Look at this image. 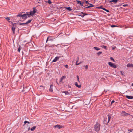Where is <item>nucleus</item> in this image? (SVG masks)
<instances>
[{"mask_svg":"<svg viewBox=\"0 0 133 133\" xmlns=\"http://www.w3.org/2000/svg\"><path fill=\"white\" fill-rule=\"evenodd\" d=\"M100 124L98 122H96V124L94 125V129L97 132L99 131L100 129Z\"/></svg>","mask_w":133,"mask_h":133,"instance_id":"f257e3e1","label":"nucleus"},{"mask_svg":"<svg viewBox=\"0 0 133 133\" xmlns=\"http://www.w3.org/2000/svg\"><path fill=\"white\" fill-rule=\"evenodd\" d=\"M37 10L35 7H34L33 8V11H31L29 14V15H31L32 16H33L36 12Z\"/></svg>","mask_w":133,"mask_h":133,"instance_id":"f03ea898","label":"nucleus"},{"mask_svg":"<svg viewBox=\"0 0 133 133\" xmlns=\"http://www.w3.org/2000/svg\"><path fill=\"white\" fill-rule=\"evenodd\" d=\"M108 64L112 68H116L117 67V65L111 62H109Z\"/></svg>","mask_w":133,"mask_h":133,"instance_id":"7ed1b4c3","label":"nucleus"},{"mask_svg":"<svg viewBox=\"0 0 133 133\" xmlns=\"http://www.w3.org/2000/svg\"><path fill=\"white\" fill-rule=\"evenodd\" d=\"M29 12H27L26 14H22V19H26L27 18V16H28L29 17Z\"/></svg>","mask_w":133,"mask_h":133,"instance_id":"20e7f679","label":"nucleus"},{"mask_svg":"<svg viewBox=\"0 0 133 133\" xmlns=\"http://www.w3.org/2000/svg\"><path fill=\"white\" fill-rule=\"evenodd\" d=\"M87 14L86 13H84L83 12H81V13H79V14L78 15L79 16H81L82 18H83L85 15H87Z\"/></svg>","mask_w":133,"mask_h":133,"instance_id":"39448f33","label":"nucleus"},{"mask_svg":"<svg viewBox=\"0 0 133 133\" xmlns=\"http://www.w3.org/2000/svg\"><path fill=\"white\" fill-rule=\"evenodd\" d=\"M121 114L122 116H126L127 115H129L130 114H128L127 113L125 112L124 111H122L121 113Z\"/></svg>","mask_w":133,"mask_h":133,"instance_id":"423d86ee","label":"nucleus"},{"mask_svg":"<svg viewBox=\"0 0 133 133\" xmlns=\"http://www.w3.org/2000/svg\"><path fill=\"white\" fill-rule=\"evenodd\" d=\"M126 97L129 99H133V96H131L126 95Z\"/></svg>","mask_w":133,"mask_h":133,"instance_id":"0eeeda50","label":"nucleus"},{"mask_svg":"<svg viewBox=\"0 0 133 133\" xmlns=\"http://www.w3.org/2000/svg\"><path fill=\"white\" fill-rule=\"evenodd\" d=\"M89 4L90 5L89 6H87L86 7H85L84 8H89L91 7H93L94 6V5H93L92 4L89 3Z\"/></svg>","mask_w":133,"mask_h":133,"instance_id":"6e6552de","label":"nucleus"},{"mask_svg":"<svg viewBox=\"0 0 133 133\" xmlns=\"http://www.w3.org/2000/svg\"><path fill=\"white\" fill-rule=\"evenodd\" d=\"M127 67L133 68V64H132L128 63L127 65Z\"/></svg>","mask_w":133,"mask_h":133,"instance_id":"1a4fd4ad","label":"nucleus"},{"mask_svg":"<svg viewBox=\"0 0 133 133\" xmlns=\"http://www.w3.org/2000/svg\"><path fill=\"white\" fill-rule=\"evenodd\" d=\"M54 127L55 128H57L59 129H60L62 127V126L59 125H56Z\"/></svg>","mask_w":133,"mask_h":133,"instance_id":"9d476101","label":"nucleus"},{"mask_svg":"<svg viewBox=\"0 0 133 133\" xmlns=\"http://www.w3.org/2000/svg\"><path fill=\"white\" fill-rule=\"evenodd\" d=\"M52 87L53 85L51 84L50 85V88L49 89V91L51 92H53Z\"/></svg>","mask_w":133,"mask_h":133,"instance_id":"9b49d317","label":"nucleus"},{"mask_svg":"<svg viewBox=\"0 0 133 133\" xmlns=\"http://www.w3.org/2000/svg\"><path fill=\"white\" fill-rule=\"evenodd\" d=\"M108 123L109 122L111 118V115L109 114H108Z\"/></svg>","mask_w":133,"mask_h":133,"instance_id":"f8f14e48","label":"nucleus"},{"mask_svg":"<svg viewBox=\"0 0 133 133\" xmlns=\"http://www.w3.org/2000/svg\"><path fill=\"white\" fill-rule=\"evenodd\" d=\"M15 28L14 26V25H13L12 26V30L13 31V34H14L15 33Z\"/></svg>","mask_w":133,"mask_h":133,"instance_id":"ddd939ff","label":"nucleus"},{"mask_svg":"<svg viewBox=\"0 0 133 133\" xmlns=\"http://www.w3.org/2000/svg\"><path fill=\"white\" fill-rule=\"evenodd\" d=\"M58 58L57 57H56L53 60L52 62H55L57 61L58 60Z\"/></svg>","mask_w":133,"mask_h":133,"instance_id":"4468645a","label":"nucleus"},{"mask_svg":"<svg viewBox=\"0 0 133 133\" xmlns=\"http://www.w3.org/2000/svg\"><path fill=\"white\" fill-rule=\"evenodd\" d=\"M76 0V2H77V3L78 4H79L81 6H83L82 4V2L81 1L77 0Z\"/></svg>","mask_w":133,"mask_h":133,"instance_id":"2eb2a0df","label":"nucleus"},{"mask_svg":"<svg viewBox=\"0 0 133 133\" xmlns=\"http://www.w3.org/2000/svg\"><path fill=\"white\" fill-rule=\"evenodd\" d=\"M66 78V77L65 76H62L60 79V82H61L62 80L64 79H65Z\"/></svg>","mask_w":133,"mask_h":133,"instance_id":"dca6fc26","label":"nucleus"},{"mask_svg":"<svg viewBox=\"0 0 133 133\" xmlns=\"http://www.w3.org/2000/svg\"><path fill=\"white\" fill-rule=\"evenodd\" d=\"M117 2V0H112L109 1L110 3L114 2L115 3Z\"/></svg>","mask_w":133,"mask_h":133,"instance_id":"f3484780","label":"nucleus"},{"mask_svg":"<svg viewBox=\"0 0 133 133\" xmlns=\"http://www.w3.org/2000/svg\"><path fill=\"white\" fill-rule=\"evenodd\" d=\"M75 84L76 87L78 88H80L81 87V85H78V84L77 82H76L75 83Z\"/></svg>","mask_w":133,"mask_h":133,"instance_id":"a211bd4d","label":"nucleus"},{"mask_svg":"<svg viewBox=\"0 0 133 133\" xmlns=\"http://www.w3.org/2000/svg\"><path fill=\"white\" fill-rule=\"evenodd\" d=\"M36 127V126H35L33 127L30 129L32 131H33L35 129Z\"/></svg>","mask_w":133,"mask_h":133,"instance_id":"6ab92c4d","label":"nucleus"},{"mask_svg":"<svg viewBox=\"0 0 133 133\" xmlns=\"http://www.w3.org/2000/svg\"><path fill=\"white\" fill-rule=\"evenodd\" d=\"M65 8L70 11H71L72 10L70 7H66Z\"/></svg>","mask_w":133,"mask_h":133,"instance_id":"aec40b11","label":"nucleus"},{"mask_svg":"<svg viewBox=\"0 0 133 133\" xmlns=\"http://www.w3.org/2000/svg\"><path fill=\"white\" fill-rule=\"evenodd\" d=\"M94 48L96 50L98 51L100 50V48L97 47L95 46L94 47Z\"/></svg>","mask_w":133,"mask_h":133,"instance_id":"412c9836","label":"nucleus"},{"mask_svg":"<svg viewBox=\"0 0 133 133\" xmlns=\"http://www.w3.org/2000/svg\"><path fill=\"white\" fill-rule=\"evenodd\" d=\"M32 19H29V20L26 23V24L29 23L31 22V21H32Z\"/></svg>","mask_w":133,"mask_h":133,"instance_id":"4be33fe9","label":"nucleus"},{"mask_svg":"<svg viewBox=\"0 0 133 133\" xmlns=\"http://www.w3.org/2000/svg\"><path fill=\"white\" fill-rule=\"evenodd\" d=\"M102 47L104 48L105 50H107V46H105L103 45L101 46Z\"/></svg>","mask_w":133,"mask_h":133,"instance_id":"5701e85b","label":"nucleus"},{"mask_svg":"<svg viewBox=\"0 0 133 133\" xmlns=\"http://www.w3.org/2000/svg\"><path fill=\"white\" fill-rule=\"evenodd\" d=\"M63 92L65 93V95H68L69 94V93L68 91H63Z\"/></svg>","mask_w":133,"mask_h":133,"instance_id":"b1692460","label":"nucleus"},{"mask_svg":"<svg viewBox=\"0 0 133 133\" xmlns=\"http://www.w3.org/2000/svg\"><path fill=\"white\" fill-rule=\"evenodd\" d=\"M103 10H104V11H106V12H109V11L108 10H107V9H106L105 8H103Z\"/></svg>","mask_w":133,"mask_h":133,"instance_id":"393cba45","label":"nucleus"},{"mask_svg":"<svg viewBox=\"0 0 133 133\" xmlns=\"http://www.w3.org/2000/svg\"><path fill=\"white\" fill-rule=\"evenodd\" d=\"M22 14H18L16 16L17 17H22Z\"/></svg>","mask_w":133,"mask_h":133,"instance_id":"a878e982","label":"nucleus"},{"mask_svg":"<svg viewBox=\"0 0 133 133\" xmlns=\"http://www.w3.org/2000/svg\"><path fill=\"white\" fill-rule=\"evenodd\" d=\"M26 24V23H19V25H25Z\"/></svg>","mask_w":133,"mask_h":133,"instance_id":"bb28decb","label":"nucleus"},{"mask_svg":"<svg viewBox=\"0 0 133 133\" xmlns=\"http://www.w3.org/2000/svg\"><path fill=\"white\" fill-rule=\"evenodd\" d=\"M21 50V46L19 45V48L18 49L17 51L18 52H20Z\"/></svg>","mask_w":133,"mask_h":133,"instance_id":"cd10ccee","label":"nucleus"},{"mask_svg":"<svg viewBox=\"0 0 133 133\" xmlns=\"http://www.w3.org/2000/svg\"><path fill=\"white\" fill-rule=\"evenodd\" d=\"M110 59L112 61H113L114 62H115V61L114 60V59L112 57H111L110 58Z\"/></svg>","mask_w":133,"mask_h":133,"instance_id":"c85d7f7f","label":"nucleus"},{"mask_svg":"<svg viewBox=\"0 0 133 133\" xmlns=\"http://www.w3.org/2000/svg\"><path fill=\"white\" fill-rule=\"evenodd\" d=\"M79 57H77V61L76 62V64H78V63H77V62L78 61V60H79Z\"/></svg>","mask_w":133,"mask_h":133,"instance_id":"c756f323","label":"nucleus"},{"mask_svg":"<svg viewBox=\"0 0 133 133\" xmlns=\"http://www.w3.org/2000/svg\"><path fill=\"white\" fill-rule=\"evenodd\" d=\"M47 2L50 4L52 3V2L50 0H48Z\"/></svg>","mask_w":133,"mask_h":133,"instance_id":"7c9ffc66","label":"nucleus"},{"mask_svg":"<svg viewBox=\"0 0 133 133\" xmlns=\"http://www.w3.org/2000/svg\"><path fill=\"white\" fill-rule=\"evenodd\" d=\"M128 131H130V132H131L133 130L132 129H128Z\"/></svg>","mask_w":133,"mask_h":133,"instance_id":"2f4dec72","label":"nucleus"},{"mask_svg":"<svg viewBox=\"0 0 133 133\" xmlns=\"http://www.w3.org/2000/svg\"><path fill=\"white\" fill-rule=\"evenodd\" d=\"M102 53V52H101V51H99L97 53V55H98V56H99V55H100V54H101Z\"/></svg>","mask_w":133,"mask_h":133,"instance_id":"473e14b6","label":"nucleus"},{"mask_svg":"<svg viewBox=\"0 0 133 133\" xmlns=\"http://www.w3.org/2000/svg\"><path fill=\"white\" fill-rule=\"evenodd\" d=\"M111 26L112 27H117L118 26H117V25H111Z\"/></svg>","mask_w":133,"mask_h":133,"instance_id":"72a5a7b5","label":"nucleus"},{"mask_svg":"<svg viewBox=\"0 0 133 133\" xmlns=\"http://www.w3.org/2000/svg\"><path fill=\"white\" fill-rule=\"evenodd\" d=\"M5 19H7L8 21H9L10 20L9 17H6Z\"/></svg>","mask_w":133,"mask_h":133,"instance_id":"f704fd0d","label":"nucleus"},{"mask_svg":"<svg viewBox=\"0 0 133 133\" xmlns=\"http://www.w3.org/2000/svg\"><path fill=\"white\" fill-rule=\"evenodd\" d=\"M85 68L87 70L88 68V65H86L85 66Z\"/></svg>","mask_w":133,"mask_h":133,"instance_id":"c9c22d12","label":"nucleus"},{"mask_svg":"<svg viewBox=\"0 0 133 133\" xmlns=\"http://www.w3.org/2000/svg\"><path fill=\"white\" fill-rule=\"evenodd\" d=\"M27 122H28V121H25L24 122V125H25V124L26 123H27Z\"/></svg>","mask_w":133,"mask_h":133,"instance_id":"e433bc0d","label":"nucleus"},{"mask_svg":"<svg viewBox=\"0 0 133 133\" xmlns=\"http://www.w3.org/2000/svg\"><path fill=\"white\" fill-rule=\"evenodd\" d=\"M57 57L58 58V59H59V58L63 57V56H57Z\"/></svg>","mask_w":133,"mask_h":133,"instance_id":"4c0bfd02","label":"nucleus"},{"mask_svg":"<svg viewBox=\"0 0 133 133\" xmlns=\"http://www.w3.org/2000/svg\"><path fill=\"white\" fill-rule=\"evenodd\" d=\"M77 81L79 82V78L78 76H77Z\"/></svg>","mask_w":133,"mask_h":133,"instance_id":"58836bf2","label":"nucleus"},{"mask_svg":"<svg viewBox=\"0 0 133 133\" xmlns=\"http://www.w3.org/2000/svg\"><path fill=\"white\" fill-rule=\"evenodd\" d=\"M128 6V5L127 4H124L123 5V6L124 7H126V6Z\"/></svg>","mask_w":133,"mask_h":133,"instance_id":"ea45409f","label":"nucleus"},{"mask_svg":"<svg viewBox=\"0 0 133 133\" xmlns=\"http://www.w3.org/2000/svg\"><path fill=\"white\" fill-rule=\"evenodd\" d=\"M99 9H103V8L102 6H99Z\"/></svg>","mask_w":133,"mask_h":133,"instance_id":"a19ab883","label":"nucleus"},{"mask_svg":"<svg viewBox=\"0 0 133 133\" xmlns=\"http://www.w3.org/2000/svg\"><path fill=\"white\" fill-rule=\"evenodd\" d=\"M85 0H84L83 2H82V4L83 5V4H84V3L85 2Z\"/></svg>","mask_w":133,"mask_h":133,"instance_id":"79ce46f5","label":"nucleus"},{"mask_svg":"<svg viewBox=\"0 0 133 133\" xmlns=\"http://www.w3.org/2000/svg\"><path fill=\"white\" fill-rule=\"evenodd\" d=\"M116 46H114L112 48V50H114L116 49Z\"/></svg>","mask_w":133,"mask_h":133,"instance_id":"37998d69","label":"nucleus"},{"mask_svg":"<svg viewBox=\"0 0 133 133\" xmlns=\"http://www.w3.org/2000/svg\"><path fill=\"white\" fill-rule=\"evenodd\" d=\"M120 73H121V74L122 75H124L123 74V72L122 71H120Z\"/></svg>","mask_w":133,"mask_h":133,"instance_id":"c03bdc74","label":"nucleus"},{"mask_svg":"<svg viewBox=\"0 0 133 133\" xmlns=\"http://www.w3.org/2000/svg\"><path fill=\"white\" fill-rule=\"evenodd\" d=\"M82 62H80L79 63H78V64H76V65H79V64H80L81 63H82Z\"/></svg>","mask_w":133,"mask_h":133,"instance_id":"a18cd8bd","label":"nucleus"},{"mask_svg":"<svg viewBox=\"0 0 133 133\" xmlns=\"http://www.w3.org/2000/svg\"><path fill=\"white\" fill-rule=\"evenodd\" d=\"M114 102H115V101L114 100H112V101L111 102V104H112Z\"/></svg>","mask_w":133,"mask_h":133,"instance_id":"49530a36","label":"nucleus"},{"mask_svg":"<svg viewBox=\"0 0 133 133\" xmlns=\"http://www.w3.org/2000/svg\"><path fill=\"white\" fill-rule=\"evenodd\" d=\"M85 3L87 4H89V3L88 2V1H86L85 0Z\"/></svg>","mask_w":133,"mask_h":133,"instance_id":"de8ad7c7","label":"nucleus"},{"mask_svg":"<svg viewBox=\"0 0 133 133\" xmlns=\"http://www.w3.org/2000/svg\"><path fill=\"white\" fill-rule=\"evenodd\" d=\"M65 68H68V65H65Z\"/></svg>","mask_w":133,"mask_h":133,"instance_id":"09e8293b","label":"nucleus"},{"mask_svg":"<svg viewBox=\"0 0 133 133\" xmlns=\"http://www.w3.org/2000/svg\"><path fill=\"white\" fill-rule=\"evenodd\" d=\"M49 37H47V39H46V42H47V41H48V39H49Z\"/></svg>","mask_w":133,"mask_h":133,"instance_id":"8fccbe9b","label":"nucleus"},{"mask_svg":"<svg viewBox=\"0 0 133 133\" xmlns=\"http://www.w3.org/2000/svg\"><path fill=\"white\" fill-rule=\"evenodd\" d=\"M30 129V127H29L28 128V131H29Z\"/></svg>","mask_w":133,"mask_h":133,"instance_id":"3c124183","label":"nucleus"},{"mask_svg":"<svg viewBox=\"0 0 133 133\" xmlns=\"http://www.w3.org/2000/svg\"><path fill=\"white\" fill-rule=\"evenodd\" d=\"M96 8H98V9H99V7H96Z\"/></svg>","mask_w":133,"mask_h":133,"instance_id":"603ef678","label":"nucleus"},{"mask_svg":"<svg viewBox=\"0 0 133 133\" xmlns=\"http://www.w3.org/2000/svg\"><path fill=\"white\" fill-rule=\"evenodd\" d=\"M27 123H29V124L30 123V122H28H28H27Z\"/></svg>","mask_w":133,"mask_h":133,"instance_id":"864d4df0","label":"nucleus"},{"mask_svg":"<svg viewBox=\"0 0 133 133\" xmlns=\"http://www.w3.org/2000/svg\"><path fill=\"white\" fill-rule=\"evenodd\" d=\"M69 88H71V87L70 86H69Z\"/></svg>","mask_w":133,"mask_h":133,"instance_id":"5fc2aeb1","label":"nucleus"},{"mask_svg":"<svg viewBox=\"0 0 133 133\" xmlns=\"http://www.w3.org/2000/svg\"><path fill=\"white\" fill-rule=\"evenodd\" d=\"M40 87H43V86H42V85L40 86Z\"/></svg>","mask_w":133,"mask_h":133,"instance_id":"6e6d98bb","label":"nucleus"},{"mask_svg":"<svg viewBox=\"0 0 133 133\" xmlns=\"http://www.w3.org/2000/svg\"><path fill=\"white\" fill-rule=\"evenodd\" d=\"M132 86H133V83H132Z\"/></svg>","mask_w":133,"mask_h":133,"instance_id":"4d7b16f0","label":"nucleus"}]
</instances>
